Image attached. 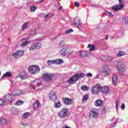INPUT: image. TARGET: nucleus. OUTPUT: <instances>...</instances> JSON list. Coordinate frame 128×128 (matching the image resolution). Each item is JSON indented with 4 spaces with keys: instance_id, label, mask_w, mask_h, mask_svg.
<instances>
[{
    "instance_id": "f257e3e1",
    "label": "nucleus",
    "mask_w": 128,
    "mask_h": 128,
    "mask_svg": "<svg viewBox=\"0 0 128 128\" xmlns=\"http://www.w3.org/2000/svg\"><path fill=\"white\" fill-rule=\"evenodd\" d=\"M114 64L117 68L118 72L120 76H124L126 72V67L124 65L122 62H118V61H115L114 62Z\"/></svg>"
},
{
    "instance_id": "f03ea898",
    "label": "nucleus",
    "mask_w": 128,
    "mask_h": 128,
    "mask_svg": "<svg viewBox=\"0 0 128 128\" xmlns=\"http://www.w3.org/2000/svg\"><path fill=\"white\" fill-rule=\"evenodd\" d=\"M28 70L31 74H36L40 72V68L38 66L32 65L28 68Z\"/></svg>"
},
{
    "instance_id": "7ed1b4c3",
    "label": "nucleus",
    "mask_w": 128,
    "mask_h": 128,
    "mask_svg": "<svg viewBox=\"0 0 128 128\" xmlns=\"http://www.w3.org/2000/svg\"><path fill=\"white\" fill-rule=\"evenodd\" d=\"M68 114V110L66 108H62L58 114V118H61V120L66 118Z\"/></svg>"
},
{
    "instance_id": "20e7f679",
    "label": "nucleus",
    "mask_w": 128,
    "mask_h": 128,
    "mask_svg": "<svg viewBox=\"0 0 128 128\" xmlns=\"http://www.w3.org/2000/svg\"><path fill=\"white\" fill-rule=\"evenodd\" d=\"M12 96H14L12 93L8 94L5 95L4 96L5 102H7V104H12L14 100V98H12Z\"/></svg>"
},
{
    "instance_id": "39448f33",
    "label": "nucleus",
    "mask_w": 128,
    "mask_h": 128,
    "mask_svg": "<svg viewBox=\"0 0 128 128\" xmlns=\"http://www.w3.org/2000/svg\"><path fill=\"white\" fill-rule=\"evenodd\" d=\"M72 54V52H70L68 48H62L59 51V54L62 56H66Z\"/></svg>"
},
{
    "instance_id": "423d86ee",
    "label": "nucleus",
    "mask_w": 128,
    "mask_h": 128,
    "mask_svg": "<svg viewBox=\"0 0 128 128\" xmlns=\"http://www.w3.org/2000/svg\"><path fill=\"white\" fill-rule=\"evenodd\" d=\"M102 73L104 76H108L110 74V67L108 65H104L101 68Z\"/></svg>"
},
{
    "instance_id": "0eeeda50",
    "label": "nucleus",
    "mask_w": 128,
    "mask_h": 128,
    "mask_svg": "<svg viewBox=\"0 0 128 128\" xmlns=\"http://www.w3.org/2000/svg\"><path fill=\"white\" fill-rule=\"evenodd\" d=\"M98 116V110L96 108H93L90 114L89 118H94Z\"/></svg>"
},
{
    "instance_id": "6e6552de",
    "label": "nucleus",
    "mask_w": 128,
    "mask_h": 128,
    "mask_svg": "<svg viewBox=\"0 0 128 128\" xmlns=\"http://www.w3.org/2000/svg\"><path fill=\"white\" fill-rule=\"evenodd\" d=\"M52 76H54V74H50V73H44L42 74V78L44 80H46V82H50L52 80Z\"/></svg>"
},
{
    "instance_id": "1a4fd4ad",
    "label": "nucleus",
    "mask_w": 128,
    "mask_h": 128,
    "mask_svg": "<svg viewBox=\"0 0 128 128\" xmlns=\"http://www.w3.org/2000/svg\"><path fill=\"white\" fill-rule=\"evenodd\" d=\"M101 90L102 86L98 84L92 88V92L93 94H98Z\"/></svg>"
},
{
    "instance_id": "9d476101",
    "label": "nucleus",
    "mask_w": 128,
    "mask_h": 128,
    "mask_svg": "<svg viewBox=\"0 0 128 128\" xmlns=\"http://www.w3.org/2000/svg\"><path fill=\"white\" fill-rule=\"evenodd\" d=\"M42 44L41 43H34L31 45L30 48H29L30 50H40V48H42Z\"/></svg>"
},
{
    "instance_id": "9b49d317",
    "label": "nucleus",
    "mask_w": 128,
    "mask_h": 128,
    "mask_svg": "<svg viewBox=\"0 0 128 128\" xmlns=\"http://www.w3.org/2000/svg\"><path fill=\"white\" fill-rule=\"evenodd\" d=\"M24 51L22 50H18L12 54V56L15 58H20L24 56Z\"/></svg>"
},
{
    "instance_id": "f8f14e48",
    "label": "nucleus",
    "mask_w": 128,
    "mask_h": 128,
    "mask_svg": "<svg viewBox=\"0 0 128 128\" xmlns=\"http://www.w3.org/2000/svg\"><path fill=\"white\" fill-rule=\"evenodd\" d=\"M119 5H115L112 8V9L114 10L115 12H118V10H120L122 8L124 7V5L122 4V0H118Z\"/></svg>"
},
{
    "instance_id": "ddd939ff",
    "label": "nucleus",
    "mask_w": 128,
    "mask_h": 128,
    "mask_svg": "<svg viewBox=\"0 0 128 128\" xmlns=\"http://www.w3.org/2000/svg\"><path fill=\"white\" fill-rule=\"evenodd\" d=\"M72 26H76L80 30L82 25L80 24V18L78 17L75 18L74 22L72 23Z\"/></svg>"
},
{
    "instance_id": "4468645a",
    "label": "nucleus",
    "mask_w": 128,
    "mask_h": 128,
    "mask_svg": "<svg viewBox=\"0 0 128 128\" xmlns=\"http://www.w3.org/2000/svg\"><path fill=\"white\" fill-rule=\"evenodd\" d=\"M30 37H27L26 38H23L20 40V42L22 44H20V46L22 48H24V46H26L28 44H30L32 42L30 41H26L28 40H30Z\"/></svg>"
},
{
    "instance_id": "2eb2a0df",
    "label": "nucleus",
    "mask_w": 128,
    "mask_h": 128,
    "mask_svg": "<svg viewBox=\"0 0 128 128\" xmlns=\"http://www.w3.org/2000/svg\"><path fill=\"white\" fill-rule=\"evenodd\" d=\"M84 76H86V74H84V73H80L74 75L72 76V78H73V80H74V81L76 82H78L80 78H82Z\"/></svg>"
},
{
    "instance_id": "dca6fc26",
    "label": "nucleus",
    "mask_w": 128,
    "mask_h": 128,
    "mask_svg": "<svg viewBox=\"0 0 128 128\" xmlns=\"http://www.w3.org/2000/svg\"><path fill=\"white\" fill-rule=\"evenodd\" d=\"M32 86H35L36 88H37V90H42L44 88V85L40 84H38V80L32 81Z\"/></svg>"
},
{
    "instance_id": "f3484780",
    "label": "nucleus",
    "mask_w": 128,
    "mask_h": 128,
    "mask_svg": "<svg viewBox=\"0 0 128 128\" xmlns=\"http://www.w3.org/2000/svg\"><path fill=\"white\" fill-rule=\"evenodd\" d=\"M49 97L52 100H53V102H56V98H58L56 97V94L53 91H51L50 92Z\"/></svg>"
},
{
    "instance_id": "a211bd4d",
    "label": "nucleus",
    "mask_w": 128,
    "mask_h": 128,
    "mask_svg": "<svg viewBox=\"0 0 128 128\" xmlns=\"http://www.w3.org/2000/svg\"><path fill=\"white\" fill-rule=\"evenodd\" d=\"M62 102L66 106H70L72 104V100L70 98H62Z\"/></svg>"
},
{
    "instance_id": "6ab92c4d",
    "label": "nucleus",
    "mask_w": 128,
    "mask_h": 128,
    "mask_svg": "<svg viewBox=\"0 0 128 128\" xmlns=\"http://www.w3.org/2000/svg\"><path fill=\"white\" fill-rule=\"evenodd\" d=\"M15 92L16 93H14V92H12L13 96H20V94H24V92L22 90H16Z\"/></svg>"
},
{
    "instance_id": "aec40b11",
    "label": "nucleus",
    "mask_w": 128,
    "mask_h": 128,
    "mask_svg": "<svg viewBox=\"0 0 128 128\" xmlns=\"http://www.w3.org/2000/svg\"><path fill=\"white\" fill-rule=\"evenodd\" d=\"M102 104H104V101L101 99L96 100L94 102L96 106H102Z\"/></svg>"
},
{
    "instance_id": "412c9836",
    "label": "nucleus",
    "mask_w": 128,
    "mask_h": 128,
    "mask_svg": "<svg viewBox=\"0 0 128 128\" xmlns=\"http://www.w3.org/2000/svg\"><path fill=\"white\" fill-rule=\"evenodd\" d=\"M108 92H110V88H108V86H105L102 88V94H108Z\"/></svg>"
},
{
    "instance_id": "4be33fe9",
    "label": "nucleus",
    "mask_w": 128,
    "mask_h": 128,
    "mask_svg": "<svg viewBox=\"0 0 128 128\" xmlns=\"http://www.w3.org/2000/svg\"><path fill=\"white\" fill-rule=\"evenodd\" d=\"M19 78H22V80H26L28 78V73L26 72H22L19 74Z\"/></svg>"
},
{
    "instance_id": "5701e85b",
    "label": "nucleus",
    "mask_w": 128,
    "mask_h": 128,
    "mask_svg": "<svg viewBox=\"0 0 128 128\" xmlns=\"http://www.w3.org/2000/svg\"><path fill=\"white\" fill-rule=\"evenodd\" d=\"M118 76L114 75L112 78V84L114 86H116L118 84Z\"/></svg>"
},
{
    "instance_id": "b1692460",
    "label": "nucleus",
    "mask_w": 128,
    "mask_h": 128,
    "mask_svg": "<svg viewBox=\"0 0 128 128\" xmlns=\"http://www.w3.org/2000/svg\"><path fill=\"white\" fill-rule=\"evenodd\" d=\"M90 54V52L86 51H81L80 52V56L82 58H86Z\"/></svg>"
},
{
    "instance_id": "393cba45",
    "label": "nucleus",
    "mask_w": 128,
    "mask_h": 128,
    "mask_svg": "<svg viewBox=\"0 0 128 128\" xmlns=\"http://www.w3.org/2000/svg\"><path fill=\"white\" fill-rule=\"evenodd\" d=\"M40 103L38 102V100H37L36 102L34 104V110H38L40 108Z\"/></svg>"
},
{
    "instance_id": "a878e982",
    "label": "nucleus",
    "mask_w": 128,
    "mask_h": 128,
    "mask_svg": "<svg viewBox=\"0 0 128 128\" xmlns=\"http://www.w3.org/2000/svg\"><path fill=\"white\" fill-rule=\"evenodd\" d=\"M36 34V31L34 29H30V32L29 33V36H34Z\"/></svg>"
},
{
    "instance_id": "bb28decb",
    "label": "nucleus",
    "mask_w": 128,
    "mask_h": 128,
    "mask_svg": "<svg viewBox=\"0 0 128 128\" xmlns=\"http://www.w3.org/2000/svg\"><path fill=\"white\" fill-rule=\"evenodd\" d=\"M126 56V52L124 51H119L117 54V56H118V58H122V56Z\"/></svg>"
},
{
    "instance_id": "cd10ccee",
    "label": "nucleus",
    "mask_w": 128,
    "mask_h": 128,
    "mask_svg": "<svg viewBox=\"0 0 128 128\" xmlns=\"http://www.w3.org/2000/svg\"><path fill=\"white\" fill-rule=\"evenodd\" d=\"M8 124V121L6 118H0V124L2 126H4V124Z\"/></svg>"
},
{
    "instance_id": "c85d7f7f",
    "label": "nucleus",
    "mask_w": 128,
    "mask_h": 128,
    "mask_svg": "<svg viewBox=\"0 0 128 128\" xmlns=\"http://www.w3.org/2000/svg\"><path fill=\"white\" fill-rule=\"evenodd\" d=\"M88 48H90V52H94L96 49V46L94 45L89 44L88 46Z\"/></svg>"
},
{
    "instance_id": "c756f323",
    "label": "nucleus",
    "mask_w": 128,
    "mask_h": 128,
    "mask_svg": "<svg viewBox=\"0 0 128 128\" xmlns=\"http://www.w3.org/2000/svg\"><path fill=\"white\" fill-rule=\"evenodd\" d=\"M64 64V60L62 59L55 60V64Z\"/></svg>"
},
{
    "instance_id": "7c9ffc66",
    "label": "nucleus",
    "mask_w": 128,
    "mask_h": 128,
    "mask_svg": "<svg viewBox=\"0 0 128 128\" xmlns=\"http://www.w3.org/2000/svg\"><path fill=\"white\" fill-rule=\"evenodd\" d=\"M28 22H24L22 26V30H26V28H28Z\"/></svg>"
},
{
    "instance_id": "2f4dec72",
    "label": "nucleus",
    "mask_w": 128,
    "mask_h": 128,
    "mask_svg": "<svg viewBox=\"0 0 128 128\" xmlns=\"http://www.w3.org/2000/svg\"><path fill=\"white\" fill-rule=\"evenodd\" d=\"M102 60H106V62H112V59L111 58V57L104 56Z\"/></svg>"
},
{
    "instance_id": "473e14b6",
    "label": "nucleus",
    "mask_w": 128,
    "mask_h": 128,
    "mask_svg": "<svg viewBox=\"0 0 128 128\" xmlns=\"http://www.w3.org/2000/svg\"><path fill=\"white\" fill-rule=\"evenodd\" d=\"M30 10L31 12H34L36 10V7L34 6H30Z\"/></svg>"
},
{
    "instance_id": "72a5a7b5",
    "label": "nucleus",
    "mask_w": 128,
    "mask_h": 128,
    "mask_svg": "<svg viewBox=\"0 0 128 128\" xmlns=\"http://www.w3.org/2000/svg\"><path fill=\"white\" fill-rule=\"evenodd\" d=\"M12 76V72H7L5 74L3 75L2 76V78H10V76Z\"/></svg>"
},
{
    "instance_id": "f704fd0d",
    "label": "nucleus",
    "mask_w": 128,
    "mask_h": 128,
    "mask_svg": "<svg viewBox=\"0 0 128 128\" xmlns=\"http://www.w3.org/2000/svg\"><path fill=\"white\" fill-rule=\"evenodd\" d=\"M62 106V103L60 102H58L54 104V108H60Z\"/></svg>"
},
{
    "instance_id": "c9c22d12",
    "label": "nucleus",
    "mask_w": 128,
    "mask_h": 128,
    "mask_svg": "<svg viewBox=\"0 0 128 128\" xmlns=\"http://www.w3.org/2000/svg\"><path fill=\"white\" fill-rule=\"evenodd\" d=\"M88 100V94H86L83 96V102H86V100Z\"/></svg>"
},
{
    "instance_id": "e433bc0d",
    "label": "nucleus",
    "mask_w": 128,
    "mask_h": 128,
    "mask_svg": "<svg viewBox=\"0 0 128 128\" xmlns=\"http://www.w3.org/2000/svg\"><path fill=\"white\" fill-rule=\"evenodd\" d=\"M48 64V66H50L52 64H56V60H48L47 61Z\"/></svg>"
},
{
    "instance_id": "4c0bfd02",
    "label": "nucleus",
    "mask_w": 128,
    "mask_h": 128,
    "mask_svg": "<svg viewBox=\"0 0 128 128\" xmlns=\"http://www.w3.org/2000/svg\"><path fill=\"white\" fill-rule=\"evenodd\" d=\"M104 14H105L106 16H110V18H112L114 16V14H112V12H108V11H105L104 12Z\"/></svg>"
},
{
    "instance_id": "58836bf2",
    "label": "nucleus",
    "mask_w": 128,
    "mask_h": 128,
    "mask_svg": "<svg viewBox=\"0 0 128 128\" xmlns=\"http://www.w3.org/2000/svg\"><path fill=\"white\" fill-rule=\"evenodd\" d=\"M24 102L22 100H18L16 102V106H22V104H24Z\"/></svg>"
},
{
    "instance_id": "ea45409f",
    "label": "nucleus",
    "mask_w": 128,
    "mask_h": 128,
    "mask_svg": "<svg viewBox=\"0 0 128 128\" xmlns=\"http://www.w3.org/2000/svg\"><path fill=\"white\" fill-rule=\"evenodd\" d=\"M88 87L86 86H84L81 87L82 90H83V92H86V90H88Z\"/></svg>"
},
{
    "instance_id": "a19ab883",
    "label": "nucleus",
    "mask_w": 128,
    "mask_h": 128,
    "mask_svg": "<svg viewBox=\"0 0 128 128\" xmlns=\"http://www.w3.org/2000/svg\"><path fill=\"white\" fill-rule=\"evenodd\" d=\"M68 84H76L74 78L72 77L68 81Z\"/></svg>"
},
{
    "instance_id": "79ce46f5",
    "label": "nucleus",
    "mask_w": 128,
    "mask_h": 128,
    "mask_svg": "<svg viewBox=\"0 0 128 128\" xmlns=\"http://www.w3.org/2000/svg\"><path fill=\"white\" fill-rule=\"evenodd\" d=\"M58 46L60 48H64V41H60Z\"/></svg>"
},
{
    "instance_id": "37998d69",
    "label": "nucleus",
    "mask_w": 128,
    "mask_h": 128,
    "mask_svg": "<svg viewBox=\"0 0 128 128\" xmlns=\"http://www.w3.org/2000/svg\"><path fill=\"white\" fill-rule=\"evenodd\" d=\"M30 116V112H27L22 114V117L24 118H28Z\"/></svg>"
},
{
    "instance_id": "c03bdc74",
    "label": "nucleus",
    "mask_w": 128,
    "mask_h": 128,
    "mask_svg": "<svg viewBox=\"0 0 128 128\" xmlns=\"http://www.w3.org/2000/svg\"><path fill=\"white\" fill-rule=\"evenodd\" d=\"M74 32V30L72 28H70L66 30L65 32V34H70V32Z\"/></svg>"
},
{
    "instance_id": "a18cd8bd",
    "label": "nucleus",
    "mask_w": 128,
    "mask_h": 128,
    "mask_svg": "<svg viewBox=\"0 0 128 128\" xmlns=\"http://www.w3.org/2000/svg\"><path fill=\"white\" fill-rule=\"evenodd\" d=\"M124 21L125 22V24L128 25V16H125L124 18Z\"/></svg>"
},
{
    "instance_id": "49530a36",
    "label": "nucleus",
    "mask_w": 128,
    "mask_h": 128,
    "mask_svg": "<svg viewBox=\"0 0 128 128\" xmlns=\"http://www.w3.org/2000/svg\"><path fill=\"white\" fill-rule=\"evenodd\" d=\"M4 101L2 99H0V106H4Z\"/></svg>"
},
{
    "instance_id": "de8ad7c7",
    "label": "nucleus",
    "mask_w": 128,
    "mask_h": 128,
    "mask_svg": "<svg viewBox=\"0 0 128 128\" xmlns=\"http://www.w3.org/2000/svg\"><path fill=\"white\" fill-rule=\"evenodd\" d=\"M21 124L22 126H28V124L27 123V122H22L21 123Z\"/></svg>"
},
{
    "instance_id": "09e8293b",
    "label": "nucleus",
    "mask_w": 128,
    "mask_h": 128,
    "mask_svg": "<svg viewBox=\"0 0 128 128\" xmlns=\"http://www.w3.org/2000/svg\"><path fill=\"white\" fill-rule=\"evenodd\" d=\"M120 108L121 110H124V108H126V105L124 104H122Z\"/></svg>"
},
{
    "instance_id": "8fccbe9b",
    "label": "nucleus",
    "mask_w": 128,
    "mask_h": 128,
    "mask_svg": "<svg viewBox=\"0 0 128 128\" xmlns=\"http://www.w3.org/2000/svg\"><path fill=\"white\" fill-rule=\"evenodd\" d=\"M116 111L118 112V100L116 101Z\"/></svg>"
},
{
    "instance_id": "3c124183",
    "label": "nucleus",
    "mask_w": 128,
    "mask_h": 128,
    "mask_svg": "<svg viewBox=\"0 0 128 128\" xmlns=\"http://www.w3.org/2000/svg\"><path fill=\"white\" fill-rule=\"evenodd\" d=\"M74 4L75 6H77L78 8L80 6V3H78V2H75Z\"/></svg>"
},
{
    "instance_id": "603ef678",
    "label": "nucleus",
    "mask_w": 128,
    "mask_h": 128,
    "mask_svg": "<svg viewBox=\"0 0 128 128\" xmlns=\"http://www.w3.org/2000/svg\"><path fill=\"white\" fill-rule=\"evenodd\" d=\"M87 76L89 78H92V73H87Z\"/></svg>"
},
{
    "instance_id": "864d4df0",
    "label": "nucleus",
    "mask_w": 128,
    "mask_h": 128,
    "mask_svg": "<svg viewBox=\"0 0 128 128\" xmlns=\"http://www.w3.org/2000/svg\"><path fill=\"white\" fill-rule=\"evenodd\" d=\"M102 114H106V108H104L102 110Z\"/></svg>"
},
{
    "instance_id": "5fc2aeb1",
    "label": "nucleus",
    "mask_w": 128,
    "mask_h": 128,
    "mask_svg": "<svg viewBox=\"0 0 128 128\" xmlns=\"http://www.w3.org/2000/svg\"><path fill=\"white\" fill-rule=\"evenodd\" d=\"M36 40H38V42H42V38H38Z\"/></svg>"
},
{
    "instance_id": "6e6d98bb",
    "label": "nucleus",
    "mask_w": 128,
    "mask_h": 128,
    "mask_svg": "<svg viewBox=\"0 0 128 128\" xmlns=\"http://www.w3.org/2000/svg\"><path fill=\"white\" fill-rule=\"evenodd\" d=\"M112 128H114V126H116V123H113L112 124Z\"/></svg>"
},
{
    "instance_id": "4d7b16f0",
    "label": "nucleus",
    "mask_w": 128,
    "mask_h": 128,
    "mask_svg": "<svg viewBox=\"0 0 128 128\" xmlns=\"http://www.w3.org/2000/svg\"><path fill=\"white\" fill-rule=\"evenodd\" d=\"M108 35H106L105 36V40H108Z\"/></svg>"
},
{
    "instance_id": "13d9d810",
    "label": "nucleus",
    "mask_w": 128,
    "mask_h": 128,
    "mask_svg": "<svg viewBox=\"0 0 128 128\" xmlns=\"http://www.w3.org/2000/svg\"><path fill=\"white\" fill-rule=\"evenodd\" d=\"M50 14H47L46 15L44 18H48V16H49Z\"/></svg>"
},
{
    "instance_id": "bf43d9fd",
    "label": "nucleus",
    "mask_w": 128,
    "mask_h": 128,
    "mask_svg": "<svg viewBox=\"0 0 128 128\" xmlns=\"http://www.w3.org/2000/svg\"><path fill=\"white\" fill-rule=\"evenodd\" d=\"M62 128H70V127L66 126L62 127Z\"/></svg>"
},
{
    "instance_id": "052dcab7",
    "label": "nucleus",
    "mask_w": 128,
    "mask_h": 128,
    "mask_svg": "<svg viewBox=\"0 0 128 128\" xmlns=\"http://www.w3.org/2000/svg\"><path fill=\"white\" fill-rule=\"evenodd\" d=\"M95 78H98V74L96 75V76L95 77Z\"/></svg>"
},
{
    "instance_id": "680f3d73",
    "label": "nucleus",
    "mask_w": 128,
    "mask_h": 128,
    "mask_svg": "<svg viewBox=\"0 0 128 128\" xmlns=\"http://www.w3.org/2000/svg\"><path fill=\"white\" fill-rule=\"evenodd\" d=\"M62 7L60 6L59 8V10H62Z\"/></svg>"
},
{
    "instance_id": "e2e57ef3",
    "label": "nucleus",
    "mask_w": 128,
    "mask_h": 128,
    "mask_svg": "<svg viewBox=\"0 0 128 128\" xmlns=\"http://www.w3.org/2000/svg\"><path fill=\"white\" fill-rule=\"evenodd\" d=\"M40 0V2H44V0Z\"/></svg>"
},
{
    "instance_id": "0e129e2a",
    "label": "nucleus",
    "mask_w": 128,
    "mask_h": 128,
    "mask_svg": "<svg viewBox=\"0 0 128 128\" xmlns=\"http://www.w3.org/2000/svg\"><path fill=\"white\" fill-rule=\"evenodd\" d=\"M1 75H2V72L0 70V76H1Z\"/></svg>"
},
{
    "instance_id": "69168bd1",
    "label": "nucleus",
    "mask_w": 128,
    "mask_h": 128,
    "mask_svg": "<svg viewBox=\"0 0 128 128\" xmlns=\"http://www.w3.org/2000/svg\"><path fill=\"white\" fill-rule=\"evenodd\" d=\"M94 8H96V5H94Z\"/></svg>"
},
{
    "instance_id": "338daca9",
    "label": "nucleus",
    "mask_w": 128,
    "mask_h": 128,
    "mask_svg": "<svg viewBox=\"0 0 128 128\" xmlns=\"http://www.w3.org/2000/svg\"><path fill=\"white\" fill-rule=\"evenodd\" d=\"M118 120H120L119 118H117V121Z\"/></svg>"
},
{
    "instance_id": "774afa93",
    "label": "nucleus",
    "mask_w": 128,
    "mask_h": 128,
    "mask_svg": "<svg viewBox=\"0 0 128 128\" xmlns=\"http://www.w3.org/2000/svg\"><path fill=\"white\" fill-rule=\"evenodd\" d=\"M12 114H15V113L13 112Z\"/></svg>"
}]
</instances>
